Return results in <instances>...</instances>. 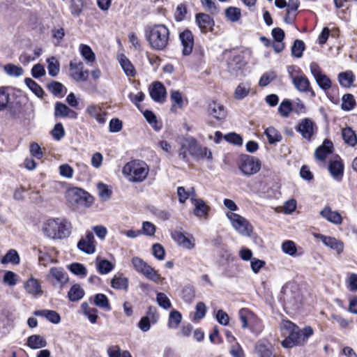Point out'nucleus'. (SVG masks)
Here are the masks:
<instances>
[{
    "instance_id": "50",
    "label": "nucleus",
    "mask_w": 357,
    "mask_h": 357,
    "mask_svg": "<svg viewBox=\"0 0 357 357\" xmlns=\"http://www.w3.org/2000/svg\"><path fill=\"white\" fill-rule=\"evenodd\" d=\"M292 112V103L288 100H284L278 107V112L283 117L289 116L290 112Z\"/></svg>"
},
{
    "instance_id": "55",
    "label": "nucleus",
    "mask_w": 357,
    "mask_h": 357,
    "mask_svg": "<svg viewBox=\"0 0 357 357\" xmlns=\"http://www.w3.org/2000/svg\"><path fill=\"white\" fill-rule=\"evenodd\" d=\"M26 86L38 96L41 97L43 94V89L32 79L26 78L24 80Z\"/></svg>"
},
{
    "instance_id": "43",
    "label": "nucleus",
    "mask_w": 357,
    "mask_h": 357,
    "mask_svg": "<svg viewBox=\"0 0 357 357\" xmlns=\"http://www.w3.org/2000/svg\"><path fill=\"white\" fill-rule=\"evenodd\" d=\"M20 261V256L15 250H10L1 259L3 264L11 263L13 264H18Z\"/></svg>"
},
{
    "instance_id": "37",
    "label": "nucleus",
    "mask_w": 357,
    "mask_h": 357,
    "mask_svg": "<svg viewBox=\"0 0 357 357\" xmlns=\"http://www.w3.org/2000/svg\"><path fill=\"white\" fill-rule=\"evenodd\" d=\"M170 98L174 103L172 107H177L178 108H182L188 103L187 99L183 96L182 93L179 91H171Z\"/></svg>"
},
{
    "instance_id": "25",
    "label": "nucleus",
    "mask_w": 357,
    "mask_h": 357,
    "mask_svg": "<svg viewBox=\"0 0 357 357\" xmlns=\"http://www.w3.org/2000/svg\"><path fill=\"white\" fill-rule=\"evenodd\" d=\"M118 61L125 74L128 77H135L136 70L130 61L123 54L118 56Z\"/></svg>"
},
{
    "instance_id": "17",
    "label": "nucleus",
    "mask_w": 357,
    "mask_h": 357,
    "mask_svg": "<svg viewBox=\"0 0 357 357\" xmlns=\"http://www.w3.org/2000/svg\"><path fill=\"white\" fill-rule=\"evenodd\" d=\"M292 82L295 88L300 92H310L312 97L315 96V93L310 87V82L305 75H297L292 77Z\"/></svg>"
},
{
    "instance_id": "56",
    "label": "nucleus",
    "mask_w": 357,
    "mask_h": 357,
    "mask_svg": "<svg viewBox=\"0 0 357 357\" xmlns=\"http://www.w3.org/2000/svg\"><path fill=\"white\" fill-rule=\"evenodd\" d=\"M155 226L149 221H144L142 222L141 235L144 234L148 236H153L155 233Z\"/></svg>"
},
{
    "instance_id": "61",
    "label": "nucleus",
    "mask_w": 357,
    "mask_h": 357,
    "mask_svg": "<svg viewBox=\"0 0 357 357\" xmlns=\"http://www.w3.org/2000/svg\"><path fill=\"white\" fill-rule=\"evenodd\" d=\"M59 172L61 176L71 178L73 176L74 170L68 164H63L59 167Z\"/></svg>"
},
{
    "instance_id": "28",
    "label": "nucleus",
    "mask_w": 357,
    "mask_h": 357,
    "mask_svg": "<svg viewBox=\"0 0 357 357\" xmlns=\"http://www.w3.org/2000/svg\"><path fill=\"white\" fill-rule=\"evenodd\" d=\"M85 192L78 188H72L68 190L66 197L72 204H77L83 198Z\"/></svg>"
},
{
    "instance_id": "63",
    "label": "nucleus",
    "mask_w": 357,
    "mask_h": 357,
    "mask_svg": "<svg viewBox=\"0 0 357 357\" xmlns=\"http://www.w3.org/2000/svg\"><path fill=\"white\" fill-rule=\"evenodd\" d=\"M292 112L298 115L307 113V108L304 103L300 99H296L292 104Z\"/></svg>"
},
{
    "instance_id": "34",
    "label": "nucleus",
    "mask_w": 357,
    "mask_h": 357,
    "mask_svg": "<svg viewBox=\"0 0 357 357\" xmlns=\"http://www.w3.org/2000/svg\"><path fill=\"white\" fill-rule=\"evenodd\" d=\"M281 248L284 253L292 257H296L301 255V253H298V250L296 243L290 240L284 241L282 243Z\"/></svg>"
},
{
    "instance_id": "30",
    "label": "nucleus",
    "mask_w": 357,
    "mask_h": 357,
    "mask_svg": "<svg viewBox=\"0 0 357 357\" xmlns=\"http://www.w3.org/2000/svg\"><path fill=\"white\" fill-rule=\"evenodd\" d=\"M196 22L202 31H205L208 27L213 25V20L209 15L206 13H198L196 15Z\"/></svg>"
},
{
    "instance_id": "54",
    "label": "nucleus",
    "mask_w": 357,
    "mask_h": 357,
    "mask_svg": "<svg viewBox=\"0 0 357 357\" xmlns=\"http://www.w3.org/2000/svg\"><path fill=\"white\" fill-rule=\"evenodd\" d=\"M98 193L102 201H107L111 196V190L106 184L100 183L97 185Z\"/></svg>"
},
{
    "instance_id": "53",
    "label": "nucleus",
    "mask_w": 357,
    "mask_h": 357,
    "mask_svg": "<svg viewBox=\"0 0 357 357\" xmlns=\"http://www.w3.org/2000/svg\"><path fill=\"white\" fill-rule=\"evenodd\" d=\"M9 101V93L4 87H0V112L7 109Z\"/></svg>"
},
{
    "instance_id": "16",
    "label": "nucleus",
    "mask_w": 357,
    "mask_h": 357,
    "mask_svg": "<svg viewBox=\"0 0 357 357\" xmlns=\"http://www.w3.org/2000/svg\"><path fill=\"white\" fill-rule=\"evenodd\" d=\"M328 170L333 178L341 180L344 173V165L338 155L330 160Z\"/></svg>"
},
{
    "instance_id": "49",
    "label": "nucleus",
    "mask_w": 357,
    "mask_h": 357,
    "mask_svg": "<svg viewBox=\"0 0 357 357\" xmlns=\"http://www.w3.org/2000/svg\"><path fill=\"white\" fill-rule=\"evenodd\" d=\"M250 90V86L248 84H239L234 92V97L236 99L241 100L246 97Z\"/></svg>"
},
{
    "instance_id": "48",
    "label": "nucleus",
    "mask_w": 357,
    "mask_h": 357,
    "mask_svg": "<svg viewBox=\"0 0 357 357\" xmlns=\"http://www.w3.org/2000/svg\"><path fill=\"white\" fill-rule=\"evenodd\" d=\"M356 105V100L352 94L347 93L342 98V109L344 111L351 110Z\"/></svg>"
},
{
    "instance_id": "27",
    "label": "nucleus",
    "mask_w": 357,
    "mask_h": 357,
    "mask_svg": "<svg viewBox=\"0 0 357 357\" xmlns=\"http://www.w3.org/2000/svg\"><path fill=\"white\" fill-rule=\"evenodd\" d=\"M86 112L100 124H104L106 122L105 114L103 112L100 107L96 105H89L86 109Z\"/></svg>"
},
{
    "instance_id": "51",
    "label": "nucleus",
    "mask_w": 357,
    "mask_h": 357,
    "mask_svg": "<svg viewBox=\"0 0 357 357\" xmlns=\"http://www.w3.org/2000/svg\"><path fill=\"white\" fill-rule=\"evenodd\" d=\"M18 275L11 271H6L3 278V282L10 287L15 286L18 281Z\"/></svg>"
},
{
    "instance_id": "64",
    "label": "nucleus",
    "mask_w": 357,
    "mask_h": 357,
    "mask_svg": "<svg viewBox=\"0 0 357 357\" xmlns=\"http://www.w3.org/2000/svg\"><path fill=\"white\" fill-rule=\"evenodd\" d=\"M256 351L259 357L272 356V351L271 349L264 344L258 343L256 345Z\"/></svg>"
},
{
    "instance_id": "29",
    "label": "nucleus",
    "mask_w": 357,
    "mask_h": 357,
    "mask_svg": "<svg viewBox=\"0 0 357 357\" xmlns=\"http://www.w3.org/2000/svg\"><path fill=\"white\" fill-rule=\"evenodd\" d=\"M36 316L45 317L48 321L53 324H59L61 321L60 315L54 310H36L33 312Z\"/></svg>"
},
{
    "instance_id": "40",
    "label": "nucleus",
    "mask_w": 357,
    "mask_h": 357,
    "mask_svg": "<svg viewBox=\"0 0 357 357\" xmlns=\"http://www.w3.org/2000/svg\"><path fill=\"white\" fill-rule=\"evenodd\" d=\"M79 52L86 63H91L95 61L96 54L89 45L81 44L79 45Z\"/></svg>"
},
{
    "instance_id": "47",
    "label": "nucleus",
    "mask_w": 357,
    "mask_h": 357,
    "mask_svg": "<svg viewBox=\"0 0 357 357\" xmlns=\"http://www.w3.org/2000/svg\"><path fill=\"white\" fill-rule=\"evenodd\" d=\"M94 303L96 306L105 309L107 311L111 310L109 299L103 294H98L94 297Z\"/></svg>"
},
{
    "instance_id": "19",
    "label": "nucleus",
    "mask_w": 357,
    "mask_h": 357,
    "mask_svg": "<svg viewBox=\"0 0 357 357\" xmlns=\"http://www.w3.org/2000/svg\"><path fill=\"white\" fill-rule=\"evenodd\" d=\"M208 115L218 120H223L227 116V112L225 107L220 102L215 101L211 102L207 108Z\"/></svg>"
},
{
    "instance_id": "52",
    "label": "nucleus",
    "mask_w": 357,
    "mask_h": 357,
    "mask_svg": "<svg viewBox=\"0 0 357 357\" xmlns=\"http://www.w3.org/2000/svg\"><path fill=\"white\" fill-rule=\"evenodd\" d=\"M156 302L158 305L165 310L171 308L172 303L169 298L164 293H158L156 295Z\"/></svg>"
},
{
    "instance_id": "21",
    "label": "nucleus",
    "mask_w": 357,
    "mask_h": 357,
    "mask_svg": "<svg viewBox=\"0 0 357 357\" xmlns=\"http://www.w3.org/2000/svg\"><path fill=\"white\" fill-rule=\"evenodd\" d=\"M333 144L330 140H324L322 145L315 151V157L320 161H324L333 152Z\"/></svg>"
},
{
    "instance_id": "42",
    "label": "nucleus",
    "mask_w": 357,
    "mask_h": 357,
    "mask_svg": "<svg viewBox=\"0 0 357 357\" xmlns=\"http://www.w3.org/2000/svg\"><path fill=\"white\" fill-rule=\"evenodd\" d=\"M84 296V289L79 284L72 286L68 291V296L71 301H77Z\"/></svg>"
},
{
    "instance_id": "45",
    "label": "nucleus",
    "mask_w": 357,
    "mask_h": 357,
    "mask_svg": "<svg viewBox=\"0 0 357 357\" xmlns=\"http://www.w3.org/2000/svg\"><path fill=\"white\" fill-rule=\"evenodd\" d=\"M47 70L49 75L52 77H56L60 70V66L56 57L52 56L47 59Z\"/></svg>"
},
{
    "instance_id": "31",
    "label": "nucleus",
    "mask_w": 357,
    "mask_h": 357,
    "mask_svg": "<svg viewBox=\"0 0 357 357\" xmlns=\"http://www.w3.org/2000/svg\"><path fill=\"white\" fill-rule=\"evenodd\" d=\"M96 267L97 271L102 275L111 272L114 269V264L107 259H102L98 257L96 259Z\"/></svg>"
},
{
    "instance_id": "36",
    "label": "nucleus",
    "mask_w": 357,
    "mask_h": 357,
    "mask_svg": "<svg viewBox=\"0 0 357 357\" xmlns=\"http://www.w3.org/2000/svg\"><path fill=\"white\" fill-rule=\"evenodd\" d=\"M194 205V214L197 217L202 218L206 216L208 214L209 207L202 199H195Z\"/></svg>"
},
{
    "instance_id": "58",
    "label": "nucleus",
    "mask_w": 357,
    "mask_h": 357,
    "mask_svg": "<svg viewBox=\"0 0 357 357\" xmlns=\"http://www.w3.org/2000/svg\"><path fill=\"white\" fill-rule=\"evenodd\" d=\"M70 271L79 276L85 277L87 274L85 266L79 263H73L69 267Z\"/></svg>"
},
{
    "instance_id": "59",
    "label": "nucleus",
    "mask_w": 357,
    "mask_h": 357,
    "mask_svg": "<svg viewBox=\"0 0 357 357\" xmlns=\"http://www.w3.org/2000/svg\"><path fill=\"white\" fill-rule=\"evenodd\" d=\"M195 313L193 317L194 321H199L204 317L206 312V307L202 302H199L195 307Z\"/></svg>"
},
{
    "instance_id": "5",
    "label": "nucleus",
    "mask_w": 357,
    "mask_h": 357,
    "mask_svg": "<svg viewBox=\"0 0 357 357\" xmlns=\"http://www.w3.org/2000/svg\"><path fill=\"white\" fill-rule=\"evenodd\" d=\"M226 216L236 232L246 237L251 236L253 227L247 219L239 214L232 212H227Z\"/></svg>"
},
{
    "instance_id": "22",
    "label": "nucleus",
    "mask_w": 357,
    "mask_h": 357,
    "mask_svg": "<svg viewBox=\"0 0 357 357\" xmlns=\"http://www.w3.org/2000/svg\"><path fill=\"white\" fill-rule=\"evenodd\" d=\"M238 317L242 324L241 327L243 328H248L257 319L256 315L248 308L241 309L238 312Z\"/></svg>"
},
{
    "instance_id": "8",
    "label": "nucleus",
    "mask_w": 357,
    "mask_h": 357,
    "mask_svg": "<svg viewBox=\"0 0 357 357\" xmlns=\"http://www.w3.org/2000/svg\"><path fill=\"white\" fill-rule=\"evenodd\" d=\"M171 236L174 241L183 249L191 250L195 248V238L192 234L174 230L172 231Z\"/></svg>"
},
{
    "instance_id": "12",
    "label": "nucleus",
    "mask_w": 357,
    "mask_h": 357,
    "mask_svg": "<svg viewBox=\"0 0 357 357\" xmlns=\"http://www.w3.org/2000/svg\"><path fill=\"white\" fill-rule=\"evenodd\" d=\"M54 286L61 288L68 282V275L67 273L61 268L53 267L50 268L48 275Z\"/></svg>"
},
{
    "instance_id": "57",
    "label": "nucleus",
    "mask_w": 357,
    "mask_h": 357,
    "mask_svg": "<svg viewBox=\"0 0 357 357\" xmlns=\"http://www.w3.org/2000/svg\"><path fill=\"white\" fill-rule=\"evenodd\" d=\"M305 49V44L301 40H296L291 48L292 55L296 58H300L303 55Z\"/></svg>"
},
{
    "instance_id": "44",
    "label": "nucleus",
    "mask_w": 357,
    "mask_h": 357,
    "mask_svg": "<svg viewBox=\"0 0 357 357\" xmlns=\"http://www.w3.org/2000/svg\"><path fill=\"white\" fill-rule=\"evenodd\" d=\"M3 70L10 77H18L24 73V70L22 67L13 63L5 65L3 66Z\"/></svg>"
},
{
    "instance_id": "1",
    "label": "nucleus",
    "mask_w": 357,
    "mask_h": 357,
    "mask_svg": "<svg viewBox=\"0 0 357 357\" xmlns=\"http://www.w3.org/2000/svg\"><path fill=\"white\" fill-rule=\"evenodd\" d=\"M41 229L44 236L48 238L63 240L70 235L72 225L65 218H51L43 223Z\"/></svg>"
},
{
    "instance_id": "24",
    "label": "nucleus",
    "mask_w": 357,
    "mask_h": 357,
    "mask_svg": "<svg viewBox=\"0 0 357 357\" xmlns=\"http://www.w3.org/2000/svg\"><path fill=\"white\" fill-rule=\"evenodd\" d=\"M24 287L26 291L32 296L37 297L43 293L40 282L34 278H29Z\"/></svg>"
},
{
    "instance_id": "13",
    "label": "nucleus",
    "mask_w": 357,
    "mask_h": 357,
    "mask_svg": "<svg viewBox=\"0 0 357 357\" xmlns=\"http://www.w3.org/2000/svg\"><path fill=\"white\" fill-rule=\"evenodd\" d=\"M77 246L80 251L86 254H93L96 252V241L93 234L91 231H86L85 236L80 238Z\"/></svg>"
},
{
    "instance_id": "41",
    "label": "nucleus",
    "mask_w": 357,
    "mask_h": 357,
    "mask_svg": "<svg viewBox=\"0 0 357 357\" xmlns=\"http://www.w3.org/2000/svg\"><path fill=\"white\" fill-rule=\"evenodd\" d=\"M111 286L116 289L126 290L128 287V280L125 277L114 275L111 281Z\"/></svg>"
},
{
    "instance_id": "3",
    "label": "nucleus",
    "mask_w": 357,
    "mask_h": 357,
    "mask_svg": "<svg viewBox=\"0 0 357 357\" xmlns=\"http://www.w3.org/2000/svg\"><path fill=\"white\" fill-rule=\"evenodd\" d=\"M149 165L143 160H134L128 162L123 168V174L132 183L144 181L149 172Z\"/></svg>"
},
{
    "instance_id": "9",
    "label": "nucleus",
    "mask_w": 357,
    "mask_h": 357,
    "mask_svg": "<svg viewBox=\"0 0 357 357\" xmlns=\"http://www.w3.org/2000/svg\"><path fill=\"white\" fill-rule=\"evenodd\" d=\"M239 168L243 174L246 176L252 175L259 172L261 162L254 156L245 155L241 158Z\"/></svg>"
},
{
    "instance_id": "35",
    "label": "nucleus",
    "mask_w": 357,
    "mask_h": 357,
    "mask_svg": "<svg viewBox=\"0 0 357 357\" xmlns=\"http://www.w3.org/2000/svg\"><path fill=\"white\" fill-rule=\"evenodd\" d=\"M342 136L346 144L354 146L357 144V137L354 131L351 128H344L342 130Z\"/></svg>"
},
{
    "instance_id": "2",
    "label": "nucleus",
    "mask_w": 357,
    "mask_h": 357,
    "mask_svg": "<svg viewBox=\"0 0 357 357\" xmlns=\"http://www.w3.org/2000/svg\"><path fill=\"white\" fill-rule=\"evenodd\" d=\"M169 31L163 24H155L146 29V38L151 47L157 50H164L169 42Z\"/></svg>"
},
{
    "instance_id": "10",
    "label": "nucleus",
    "mask_w": 357,
    "mask_h": 357,
    "mask_svg": "<svg viewBox=\"0 0 357 357\" xmlns=\"http://www.w3.org/2000/svg\"><path fill=\"white\" fill-rule=\"evenodd\" d=\"M310 70L317 84L321 89L327 91L331 88V80L322 73L321 68L317 63L312 62L310 64Z\"/></svg>"
},
{
    "instance_id": "11",
    "label": "nucleus",
    "mask_w": 357,
    "mask_h": 357,
    "mask_svg": "<svg viewBox=\"0 0 357 357\" xmlns=\"http://www.w3.org/2000/svg\"><path fill=\"white\" fill-rule=\"evenodd\" d=\"M312 235L316 239L321 241L325 246L330 248L337 255L342 253L344 245L343 242L340 240L333 236H326L319 233H313Z\"/></svg>"
},
{
    "instance_id": "33",
    "label": "nucleus",
    "mask_w": 357,
    "mask_h": 357,
    "mask_svg": "<svg viewBox=\"0 0 357 357\" xmlns=\"http://www.w3.org/2000/svg\"><path fill=\"white\" fill-rule=\"evenodd\" d=\"M264 134L271 144L280 142L282 139L281 133L273 126L267 128L264 131Z\"/></svg>"
},
{
    "instance_id": "6",
    "label": "nucleus",
    "mask_w": 357,
    "mask_h": 357,
    "mask_svg": "<svg viewBox=\"0 0 357 357\" xmlns=\"http://www.w3.org/2000/svg\"><path fill=\"white\" fill-rule=\"evenodd\" d=\"M132 264L136 271L143 274L146 278L155 282L161 283L164 279L158 271L138 257L132 259Z\"/></svg>"
},
{
    "instance_id": "62",
    "label": "nucleus",
    "mask_w": 357,
    "mask_h": 357,
    "mask_svg": "<svg viewBox=\"0 0 357 357\" xmlns=\"http://www.w3.org/2000/svg\"><path fill=\"white\" fill-rule=\"evenodd\" d=\"M200 1L204 8L211 14L218 13V8L214 0H200Z\"/></svg>"
},
{
    "instance_id": "7",
    "label": "nucleus",
    "mask_w": 357,
    "mask_h": 357,
    "mask_svg": "<svg viewBox=\"0 0 357 357\" xmlns=\"http://www.w3.org/2000/svg\"><path fill=\"white\" fill-rule=\"evenodd\" d=\"M295 129L301 135L303 139L310 142L317 134L318 128L312 119L304 118L298 122Z\"/></svg>"
},
{
    "instance_id": "18",
    "label": "nucleus",
    "mask_w": 357,
    "mask_h": 357,
    "mask_svg": "<svg viewBox=\"0 0 357 357\" xmlns=\"http://www.w3.org/2000/svg\"><path fill=\"white\" fill-rule=\"evenodd\" d=\"M151 97L157 102H163L166 98V89L160 82H154L149 88Z\"/></svg>"
},
{
    "instance_id": "15",
    "label": "nucleus",
    "mask_w": 357,
    "mask_h": 357,
    "mask_svg": "<svg viewBox=\"0 0 357 357\" xmlns=\"http://www.w3.org/2000/svg\"><path fill=\"white\" fill-rule=\"evenodd\" d=\"M84 63L82 61L73 62L70 63V70L72 72L71 76L76 81H86L89 76V71L84 70Z\"/></svg>"
},
{
    "instance_id": "32",
    "label": "nucleus",
    "mask_w": 357,
    "mask_h": 357,
    "mask_svg": "<svg viewBox=\"0 0 357 357\" xmlns=\"http://www.w3.org/2000/svg\"><path fill=\"white\" fill-rule=\"evenodd\" d=\"M355 79V76L352 71L347 70L340 73L338 75V81L340 84L344 88H349Z\"/></svg>"
},
{
    "instance_id": "38",
    "label": "nucleus",
    "mask_w": 357,
    "mask_h": 357,
    "mask_svg": "<svg viewBox=\"0 0 357 357\" xmlns=\"http://www.w3.org/2000/svg\"><path fill=\"white\" fill-rule=\"evenodd\" d=\"M225 17L231 22H236L241 18V10L239 8L229 6L225 10Z\"/></svg>"
},
{
    "instance_id": "26",
    "label": "nucleus",
    "mask_w": 357,
    "mask_h": 357,
    "mask_svg": "<svg viewBox=\"0 0 357 357\" xmlns=\"http://www.w3.org/2000/svg\"><path fill=\"white\" fill-rule=\"evenodd\" d=\"M46 340L40 335H32L26 340V345L32 349H39L47 346Z\"/></svg>"
},
{
    "instance_id": "46",
    "label": "nucleus",
    "mask_w": 357,
    "mask_h": 357,
    "mask_svg": "<svg viewBox=\"0 0 357 357\" xmlns=\"http://www.w3.org/2000/svg\"><path fill=\"white\" fill-rule=\"evenodd\" d=\"M297 326L289 320H282L280 324V330L283 337L289 335L294 330H297Z\"/></svg>"
},
{
    "instance_id": "4",
    "label": "nucleus",
    "mask_w": 357,
    "mask_h": 357,
    "mask_svg": "<svg viewBox=\"0 0 357 357\" xmlns=\"http://www.w3.org/2000/svg\"><path fill=\"white\" fill-rule=\"evenodd\" d=\"M314 331L310 326H306L303 330L297 327V330H294L282 342V345L284 348H292L295 346L303 345L312 335Z\"/></svg>"
},
{
    "instance_id": "20",
    "label": "nucleus",
    "mask_w": 357,
    "mask_h": 357,
    "mask_svg": "<svg viewBox=\"0 0 357 357\" xmlns=\"http://www.w3.org/2000/svg\"><path fill=\"white\" fill-rule=\"evenodd\" d=\"M320 215L334 225H338L342 223L341 215L336 211H332L331 208L329 206H325L320 211Z\"/></svg>"
},
{
    "instance_id": "60",
    "label": "nucleus",
    "mask_w": 357,
    "mask_h": 357,
    "mask_svg": "<svg viewBox=\"0 0 357 357\" xmlns=\"http://www.w3.org/2000/svg\"><path fill=\"white\" fill-rule=\"evenodd\" d=\"M51 132L54 139L57 141L61 140L65 135V130L61 123L55 124Z\"/></svg>"
},
{
    "instance_id": "23",
    "label": "nucleus",
    "mask_w": 357,
    "mask_h": 357,
    "mask_svg": "<svg viewBox=\"0 0 357 357\" xmlns=\"http://www.w3.org/2000/svg\"><path fill=\"white\" fill-rule=\"evenodd\" d=\"M54 116L56 117H70L75 119L77 118V113L65 104L58 102L55 104Z\"/></svg>"
},
{
    "instance_id": "39",
    "label": "nucleus",
    "mask_w": 357,
    "mask_h": 357,
    "mask_svg": "<svg viewBox=\"0 0 357 357\" xmlns=\"http://www.w3.org/2000/svg\"><path fill=\"white\" fill-rule=\"evenodd\" d=\"M182 321V314L178 311L174 310L171 311L169 315L167 326L171 329L178 328Z\"/></svg>"
},
{
    "instance_id": "14",
    "label": "nucleus",
    "mask_w": 357,
    "mask_h": 357,
    "mask_svg": "<svg viewBox=\"0 0 357 357\" xmlns=\"http://www.w3.org/2000/svg\"><path fill=\"white\" fill-rule=\"evenodd\" d=\"M179 39L183 47L182 53L187 56L191 54L194 46V38L190 30H185L179 34Z\"/></svg>"
}]
</instances>
